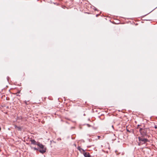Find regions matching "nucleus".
<instances>
[{
    "label": "nucleus",
    "instance_id": "nucleus-10",
    "mask_svg": "<svg viewBox=\"0 0 157 157\" xmlns=\"http://www.w3.org/2000/svg\"><path fill=\"white\" fill-rule=\"evenodd\" d=\"M155 128H157V126H156V125H155Z\"/></svg>",
    "mask_w": 157,
    "mask_h": 157
},
{
    "label": "nucleus",
    "instance_id": "nucleus-1",
    "mask_svg": "<svg viewBox=\"0 0 157 157\" xmlns=\"http://www.w3.org/2000/svg\"><path fill=\"white\" fill-rule=\"evenodd\" d=\"M139 131L141 135L143 136H144L147 135L148 132L149 131V128H147L144 129L140 128Z\"/></svg>",
    "mask_w": 157,
    "mask_h": 157
},
{
    "label": "nucleus",
    "instance_id": "nucleus-2",
    "mask_svg": "<svg viewBox=\"0 0 157 157\" xmlns=\"http://www.w3.org/2000/svg\"><path fill=\"white\" fill-rule=\"evenodd\" d=\"M36 145L38 146L41 149L39 150V151L42 154L45 153L46 151V148L44 147V146L40 143H38Z\"/></svg>",
    "mask_w": 157,
    "mask_h": 157
},
{
    "label": "nucleus",
    "instance_id": "nucleus-5",
    "mask_svg": "<svg viewBox=\"0 0 157 157\" xmlns=\"http://www.w3.org/2000/svg\"><path fill=\"white\" fill-rule=\"evenodd\" d=\"M84 155L85 157H92L89 153H85Z\"/></svg>",
    "mask_w": 157,
    "mask_h": 157
},
{
    "label": "nucleus",
    "instance_id": "nucleus-3",
    "mask_svg": "<svg viewBox=\"0 0 157 157\" xmlns=\"http://www.w3.org/2000/svg\"><path fill=\"white\" fill-rule=\"evenodd\" d=\"M138 139L139 141H140V143H139V145H140L141 144V142H143V143L142 144H145V143L147 142L148 140L147 139L143 138L140 137H138Z\"/></svg>",
    "mask_w": 157,
    "mask_h": 157
},
{
    "label": "nucleus",
    "instance_id": "nucleus-6",
    "mask_svg": "<svg viewBox=\"0 0 157 157\" xmlns=\"http://www.w3.org/2000/svg\"><path fill=\"white\" fill-rule=\"evenodd\" d=\"M15 128H18L19 129H21V128L20 127H18L17 126H15Z\"/></svg>",
    "mask_w": 157,
    "mask_h": 157
},
{
    "label": "nucleus",
    "instance_id": "nucleus-8",
    "mask_svg": "<svg viewBox=\"0 0 157 157\" xmlns=\"http://www.w3.org/2000/svg\"><path fill=\"white\" fill-rule=\"evenodd\" d=\"M33 149H34V150H37V149L36 148H35V147H34V148H33Z\"/></svg>",
    "mask_w": 157,
    "mask_h": 157
},
{
    "label": "nucleus",
    "instance_id": "nucleus-4",
    "mask_svg": "<svg viewBox=\"0 0 157 157\" xmlns=\"http://www.w3.org/2000/svg\"><path fill=\"white\" fill-rule=\"evenodd\" d=\"M30 141L31 144H37L36 142L34 140H31Z\"/></svg>",
    "mask_w": 157,
    "mask_h": 157
},
{
    "label": "nucleus",
    "instance_id": "nucleus-9",
    "mask_svg": "<svg viewBox=\"0 0 157 157\" xmlns=\"http://www.w3.org/2000/svg\"><path fill=\"white\" fill-rule=\"evenodd\" d=\"M98 139H100V138L101 137V136H98Z\"/></svg>",
    "mask_w": 157,
    "mask_h": 157
},
{
    "label": "nucleus",
    "instance_id": "nucleus-13",
    "mask_svg": "<svg viewBox=\"0 0 157 157\" xmlns=\"http://www.w3.org/2000/svg\"><path fill=\"white\" fill-rule=\"evenodd\" d=\"M1 128L0 127V131H1Z\"/></svg>",
    "mask_w": 157,
    "mask_h": 157
},
{
    "label": "nucleus",
    "instance_id": "nucleus-12",
    "mask_svg": "<svg viewBox=\"0 0 157 157\" xmlns=\"http://www.w3.org/2000/svg\"><path fill=\"white\" fill-rule=\"evenodd\" d=\"M127 130L128 132H130V131L128 129H127Z\"/></svg>",
    "mask_w": 157,
    "mask_h": 157
},
{
    "label": "nucleus",
    "instance_id": "nucleus-11",
    "mask_svg": "<svg viewBox=\"0 0 157 157\" xmlns=\"http://www.w3.org/2000/svg\"><path fill=\"white\" fill-rule=\"evenodd\" d=\"M25 103L26 104V105H27L28 104H27V102L26 101H25Z\"/></svg>",
    "mask_w": 157,
    "mask_h": 157
},
{
    "label": "nucleus",
    "instance_id": "nucleus-7",
    "mask_svg": "<svg viewBox=\"0 0 157 157\" xmlns=\"http://www.w3.org/2000/svg\"><path fill=\"white\" fill-rule=\"evenodd\" d=\"M87 125L88 127H90L91 126L90 124H87Z\"/></svg>",
    "mask_w": 157,
    "mask_h": 157
}]
</instances>
